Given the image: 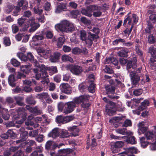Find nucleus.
<instances>
[{"instance_id":"nucleus-19","label":"nucleus","mask_w":156,"mask_h":156,"mask_svg":"<svg viewBox=\"0 0 156 156\" xmlns=\"http://www.w3.org/2000/svg\"><path fill=\"white\" fill-rule=\"evenodd\" d=\"M37 51L39 55H44V58L46 59L47 57H46V55L47 56H49V51L48 50H45L44 49L42 48L39 47L37 49Z\"/></svg>"},{"instance_id":"nucleus-52","label":"nucleus","mask_w":156,"mask_h":156,"mask_svg":"<svg viewBox=\"0 0 156 156\" xmlns=\"http://www.w3.org/2000/svg\"><path fill=\"white\" fill-rule=\"evenodd\" d=\"M126 151H127L128 153L129 152L132 153H136L138 151L137 148L134 147H129Z\"/></svg>"},{"instance_id":"nucleus-31","label":"nucleus","mask_w":156,"mask_h":156,"mask_svg":"<svg viewBox=\"0 0 156 156\" xmlns=\"http://www.w3.org/2000/svg\"><path fill=\"white\" fill-rule=\"evenodd\" d=\"M31 69V67L29 65H22L20 67V70L24 73H28Z\"/></svg>"},{"instance_id":"nucleus-59","label":"nucleus","mask_w":156,"mask_h":156,"mask_svg":"<svg viewBox=\"0 0 156 156\" xmlns=\"http://www.w3.org/2000/svg\"><path fill=\"white\" fill-rule=\"evenodd\" d=\"M44 8L46 11H50L51 9L50 3L48 2L45 3L44 5Z\"/></svg>"},{"instance_id":"nucleus-55","label":"nucleus","mask_w":156,"mask_h":156,"mask_svg":"<svg viewBox=\"0 0 156 156\" xmlns=\"http://www.w3.org/2000/svg\"><path fill=\"white\" fill-rule=\"evenodd\" d=\"M45 35L47 38L51 39L53 36V31L51 30H48L46 32Z\"/></svg>"},{"instance_id":"nucleus-34","label":"nucleus","mask_w":156,"mask_h":156,"mask_svg":"<svg viewBox=\"0 0 156 156\" xmlns=\"http://www.w3.org/2000/svg\"><path fill=\"white\" fill-rule=\"evenodd\" d=\"M128 52V51L126 49H122L119 51L118 54L119 56L120 57H127V53Z\"/></svg>"},{"instance_id":"nucleus-64","label":"nucleus","mask_w":156,"mask_h":156,"mask_svg":"<svg viewBox=\"0 0 156 156\" xmlns=\"http://www.w3.org/2000/svg\"><path fill=\"white\" fill-rule=\"evenodd\" d=\"M143 93V90L140 89H137L133 92V94L135 96H138L141 94Z\"/></svg>"},{"instance_id":"nucleus-37","label":"nucleus","mask_w":156,"mask_h":156,"mask_svg":"<svg viewBox=\"0 0 156 156\" xmlns=\"http://www.w3.org/2000/svg\"><path fill=\"white\" fill-rule=\"evenodd\" d=\"M103 100L108 104L106 105V110L107 107H108L109 108H112V107L115 105L114 103L110 101L106 97H104L103 98Z\"/></svg>"},{"instance_id":"nucleus-6","label":"nucleus","mask_w":156,"mask_h":156,"mask_svg":"<svg viewBox=\"0 0 156 156\" xmlns=\"http://www.w3.org/2000/svg\"><path fill=\"white\" fill-rule=\"evenodd\" d=\"M35 20V18L34 17H30L28 22V23L25 24L26 27L21 29L22 30L24 31L27 30L30 25L31 27L29 31L31 32L35 31L40 27V24L36 23L34 21Z\"/></svg>"},{"instance_id":"nucleus-27","label":"nucleus","mask_w":156,"mask_h":156,"mask_svg":"<svg viewBox=\"0 0 156 156\" xmlns=\"http://www.w3.org/2000/svg\"><path fill=\"white\" fill-rule=\"evenodd\" d=\"M16 79L15 77L14 76L11 75L9 76L8 78V81L9 85L13 87L15 86L16 84Z\"/></svg>"},{"instance_id":"nucleus-11","label":"nucleus","mask_w":156,"mask_h":156,"mask_svg":"<svg viewBox=\"0 0 156 156\" xmlns=\"http://www.w3.org/2000/svg\"><path fill=\"white\" fill-rule=\"evenodd\" d=\"M66 22L67 20H64L61 21L60 23L56 24L55 26V29L57 31L66 32Z\"/></svg>"},{"instance_id":"nucleus-33","label":"nucleus","mask_w":156,"mask_h":156,"mask_svg":"<svg viewBox=\"0 0 156 156\" xmlns=\"http://www.w3.org/2000/svg\"><path fill=\"white\" fill-rule=\"evenodd\" d=\"M80 37L81 40L83 41H85L87 44V34L85 30H81L79 31Z\"/></svg>"},{"instance_id":"nucleus-8","label":"nucleus","mask_w":156,"mask_h":156,"mask_svg":"<svg viewBox=\"0 0 156 156\" xmlns=\"http://www.w3.org/2000/svg\"><path fill=\"white\" fill-rule=\"evenodd\" d=\"M87 9H82L81 13L88 17H91L92 16V12L101 9V7L95 5H91L87 8Z\"/></svg>"},{"instance_id":"nucleus-3","label":"nucleus","mask_w":156,"mask_h":156,"mask_svg":"<svg viewBox=\"0 0 156 156\" xmlns=\"http://www.w3.org/2000/svg\"><path fill=\"white\" fill-rule=\"evenodd\" d=\"M34 71L36 74V78L37 80H39L40 78H42L44 80L41 81L42 83L44 84H47L49 82V80L47 77L48 75L46 72L45 66L41 65V66L38 67V68H34Z\"/></svg>"},{"instance_id":"nucleus-23","label":"nucleus","mask_w":156,"mask_h":156,"mask_svg":"<svg viewBox=\"0 0 156 156\" xmlns=\"http://www.w3.org/2000/svg\"><path fill=\"white\" fill-rule=\"evenodd\" d=\"M115 132L116 133L121 134L123 135H132L133 133L129 131H128L127 130L124 128H119L115 130Z\"/></svg>"},{"instance_id":"nucleus-14","label":"nucleus","mask_w":156,"mask_h":156,"mask_svg":"<svg viewBox=\"0 0 156 156\" xmlns=\"http://www.w3.org/2000/svg\"><path fill=\"white\" fill-rule=\"evenodd\" d=\"M149 101L147 100H145L141 103V105L137 109L133 110V112L134 114L139 115L140 114V112L145 108L148 105Z\"/></svg>"},{"instance_id":"nucleus-21","label":"nucleus","mask_w":156,"mask_h":156,"mask_svg":"<svg viewBox=\"0 0 156 156\" xmlns=\"http://www.w3.org/2000/svg\"><path fill=\"white\" fill-rule=\"evenodd\" d=\"M26 108L27 109L29 110L30 112L33 113L35 115L40 114L42 113L41 111L36 106L32 108L27 105L26 106Z\"/></svg>"},{"instance_id":"nucleus-5","label":"nucleus","mask_w":156,"mask_h":156,"mask_svg":"<svg viewBox=\"0 0 156 156\" xmlns=\"http://www.w3.org/2000/svg\"><path fill=\"white\" fill-rule=\"evenodd\" d=\"M20 146H13L10 147L5 151L4 154L6 156H22L23 153L19 149Z\"/></svg>"},{"instance_id":"nucleus-56","label":"nucleus","mask_w":156,"mask_h":156,"mask_svg":"<svg viewBox=\"0 0 156 156\" xmlns=\"http://www.w3.org/2000/svg\"><path fill=\"white\" fill-rule=\"evenodd\" d=\"M11 62L12 64L14 66L18 67L20 65V63L16 59L13 58L11 60Z\"/></svg>"},{"instance_id":"nucleus-44","label":"nucleus","mask_w":156,"mask_h":156,"mask_svg":"<svg viewBox=\"0 0 156 156\" xmlns=\"http://www.w3.org/2000/svg\"><path fill=\"white\" fill-rule=\"evenodd\" d=\"M14 98L18 105L23 106V103L22 101L23 99V98L22 97L17 96L15 97Z\"/></svg>"},{"instance_id":"nucleus-58","label":"nucleus","mask_w":156,"mask_h":156,"mask_svg":"<svg viewBox=\"0 0 156 156\" xmlns=\"http://www.w3.org/2000/svg\"><path fill=\"white\" fill-rule=\"evenodd\" d=\"M12 29L13 33L14 34L16 33L19 30L18 27L16 24H13L12 26Z\"/></svg>"},{"instance_id":"nucleus-38","label":"nucleus","mask_w":156,"mask_h":156,"mask_svg":"<svg viewBox=\"0 0 156 156\" xmlns=\"http://www.w3.org/2000/svg\"><path fill=\"white\" fill-rule=\"evenodd\" d=\"M49 96L48 93L43 92L40 94H37L36 97L41 100H43L44 99H45Z\"/></svg>"},{"instance_id":"nucleus-17","label":"nucleus","mask_w":156,"mask_h":156,"mask_svg":"<svg viewBox=\"0 0 156 156\" xmlns=\"http://www.w3.org/2000/svg\"><path fill=\"white\" fill-rule=\"evenodd\" d=\"M18 6L24 10L27 9L28 5V3L27 0H18L17 2Z\"/></svg>"},{"instance_id":"nucleus-24","label":"nucleus","mask_w":156,"mask_h":156,"mask_svg":"<svg viewBox=\"0 0 156 156\" xmlns=\"http://www.w3.org/2000/svg\"><path fill=\"white\" fill-rule=\"evenodd\" d=\"M57 146V145L51 140L48 141L46 144L45 147L47 150H53Z\"/></svg>"},{"instance_id":"nucleus-25","label":"nucleus","mask_w":156,"mask_h":156,"mask_svg":"<svg viewBox=\"0 0 156 156\" xmlns=\"http://www.w3.org/2000/svg\"><path fill=\"white\" fill-rule=\"evenodd\" d=\"M66 24L67 25L66 27V33L72 32L74 30L75 27L73 23L67 20Z\"/></svg>"},{"instance_id":"nucleus-15","label":"nucleus","mask_w":156,"mask_h":156,"mask_svg":"<svg viewBox=\"0 0 156 156\" xmlns=\"http://www.w3.org/2000/svg\"><path fill=\"white\" fill-rule=\"evenodd\" d=\"M60 88L62 92L66 94H69L72 92L71 88L67 83H62L60 86Z\"/></svg>"},{"instance_id":"nucleus-51","label":"nucleus","mask_w":156,"mask_h":156,"mask_svg":"<svg viewBox=\"0 0 156 156\" xmlns=\"http://www.w3.org/2000/svg\"><path fill=\"white\" fill-rule=\"evenodd\" d=\"M27 102L30 104L34 105L35 103V101L34 100L33 97L31 96L28 97L26 99Z\"/></svg>"},{"instance_id":"nucleus-22","label":"nucleus","mask_w":156,"mask_h":156,"mask_svg":"<svg viewBox=\"0 0 156 156\" xmlns=\"http://www.w3.org/2000/svg\"><path fill=\"white\" fill-rule=\"evenodd\" d=\"M0 111L2 114V117L5 120H8L10 117L9 115L8 114V110L7 109L2 108L0 105Z\"/></svg>"},{"instance_id":"nucleus-61","label":"nucleus","mask_w":156,"mask_h":156,"mask_svg":"<svg viewBox=\"0 0 156 156\" xmlns=\"http://www.w3.org/2000/svg\"><path fill=\"white\" fill-rule=\"evenodd\" d=\"M81 21L83 23L85 24L88 25L90 24V20H88L85 17H82L80 19Z\"/></svg>"},{"instance_id":"nucleus-47","label":"nucleus","mask_w":156,"mask_h":156,"mask_svg":"<svg viewBox=\"0 0 156 156\" xmlns=\"http://www.w3.org/2000/svg\"><path fill=\"white\" fill-rule=\"evenodd\" d=\"M25 19H24L23 17H21L18 19L17 20V23L20 26H21L23 23H24L25 26L23 28H25L26 27L25 24L26 23H28V21H27V22H25Z\"/></svg>"},{"instance_id":"nucleus-30","label":"nucleus","mask_w":156,"mask_h":156,"mask_svg":"<svg viewBox=\"0 0 156 156\" xmlns=\"http://www.w3.org/2000/svg\"><path fill=\"white\" fill-rule=\"evenodd\" d=\"M46 71L47 70L49 71V74L52 75L54 74L57 72V68L55 66H47L46 68Z\"/></svg>"},{"instance_id":"nucleus-18","label":"nucleus","mask_w":156,"mask_h":156,"mask_svg":"<svg viewBox=\"0 0 156 156\" xmlns=\"http://www.w3.org/2000/svg\"><path fill=\"white\" fill-rule=\"evenodd\" d=\"M27 58L29 60L33 63L34 66L37 67L36 68H38V67L41 66L39 65L38 62L36 59H34V57L32 54L30 52H28L27 53Z\"/></svg>"},{"instance_id":"nucleus-43","label":"nucleus","mask_w":156,"mask_h":156,"mask_svg":"<svg viewBox=\"0 0 156 156\" xmlns=\"http://www.w3.org/2000/svg\"><path fill=\"white\" fill-rule=\"evenodd\" d=\"M88 40L89 41V44L91 45L92 44V41L94 40L95 38L96 35L94 34H91L90 32L88 33Z\"/></svg>"},{"instance_id":"nucleus-39","label":"nucleus","mask_w":156,"mask_h":156,"mask_svg":"<svg viewBox=\"0 0 156 156\" xmlns=\"http://www.w3.org/2000/svg\"><path fill=\"white\" fill-rule=\"evenodd\" d=\"M148 13L151 14L149 16L150 20L153 21V22L154 23L156 22V15L155 12H152V11L149 10Z\"/></svg>"},{"instance_id":"nucleus-28","label":"nucleus","mask_w":156,"mask_h":156,"mask_svg":"<svg viewBox=\"0 0 156 156\" xmlns=\"http://www.w3.org/2000/svg\"><path fill=\"white\" fill-rule=\"evenodd\" d=\"M59 132L58 129L55 128L53 129L52 131L48 134V136L49 137H51L55 139L58 136Z\"/></svg>"},{"instance_id":"nucleus-12","label":"nucleus","mask_w":156,"mask_h":156,"mask_svg":"<svg viewBox=\"0 0 156 156\" xmlns=\"http://www.w3.org/2000/svg\"><path fill=\"white\" fill-rule=\"evenodd\" d=\"M67 8V4L63 2L58 3L55 8V12L56 14L61 13L66 10Z\"/></svg>"},{"instance_id":"nucleus-49","label":"nucleus","mask_w":156,"mask_h":156,"mask_svg":"<svg viewBox=\"0 0 156 156\" xmlns=\"http://www.w3.org/2000/svg\"><path fill=\"white\" fill-rule=\"evenodd\" d=\"M82 52V50L77 47L74 48L72 50V53L75 55H79Z\"/></svg>"},{"instance_id":"nucleus-45","label":"nucleus","mask_w":156,"mask_h":156,"mask_svg":"<svg viewBox=\"0 0 156 156\" xmlns=\"http://www.w3.org/2000/svg\"><path fill=\"white\" fill-rule=\"evenodd\" d=\"M126 141L128 143L131 144H135L136 143V141L135 137L133 136L130 137L126 140Z\"/></svg>"},{"instance_id":"nucleus-54","label":"nucleus","mask_w":156,"mask_h":156,"mask_svg":"<svg viewBox=\"0 0 156 156\" xmlns=\"http://www.w3.org/2000/svg\"><path fill=\"white\" fill-rule=\"evenodd\" d=\"M95 86L93 83H91L88 87V90L89 92L92 93H94L95 91Z\"/></svg>"},{"instance_id":"nucleus-46","label":"nucleus","mask_w":156,"mask_h":156,"mask_svg":"<svg viewBox=\"0 0 156 156\" xmlns=\"http://www.w3.org/2000/svg\"><path fill=\"white\" fill-rule=\"evenodd\" d=\"M12 115H13V117L15 119H13L12 121L9 122V123L7 124V126H15L16 122H17V121H16V119L17 118H17H18V116H16V115H14L13 114Z\"/></svg>"},{"instance_id":"nucleus-7","label":"nucleus","mask_w":156,"mask_h":156,"mask_svg":"<svg viewBox=\"0 0 156 156\" xmlns=\"http://www.w3.org/2000/svg\"><path fill=\"white\" fill-rule=\"evenodd\" d=\"M124 108L122 103L118 101L116 104L115 103V105L112 107V108H109L108 107H107L106 112L109 115H114L116 111H123Z\"/></svg>"},{"instance_id":"nucleus-53","label":"nucleus","mask_w":156,"mask_h":156,"mask_svg":"<svg viewBox=\"0 0 156 156\" xmlns=\"http://www.w3.org/2000/svg\"><path fill=\"white\" fill-rule=\"evenodd\" d=\"M56 121L58 123H62L64 124V117L61 115L57 116L56 118Z\"/></svg>"},{"instance_id":"nucleus-9","label":"nucleus","mask_w":156,"mask_h":156,"mask_svg":"<svg viewBox=\"0 0 156 156\" xmlns=\"http://www.w3.org/2000/svg\"><path fill=\"white\" fill-rule=\"evenodd\" d=\"M148 51L152 55L150 63V66L152 69H156V49L153 47H151L149 49Z\"/></svg>"},{"instance_id":"nucleus-1","label":"nucleus","mask_w":156,"mask_h":156,"mask_svg":"<svg viewBox=\"0 0 156 156\" xmlns=\"http://www.w3.org/2000/svg\"><path fill=\"white\" fill-rule=\"evenodd\" d=\"M91 96L87 95H82L74 98L71 101L67 102L64 113L66 114L69 113L73 112L76 107V105L80 104L81 107L84 110L88 108L90 105L89 101Z\"/></svg>"},{"instance_id":"nucleus-50","label":"nucleus","mask_w":156,"mask_h":156,"mask_svg":"<svg viewBox=\"0 0 156 156\" xmlns=\"http://www.w3.org/2000/svg\"><path fill=\"white\" fill-rule=\"evenodd\" d=\"M122 119V118L121 117H115L109 121V122L113 123L118 122L119 121Z\"/></svg>"},{"instance_id":"nucleus-57","label":"nucleus","mask_w":156,"mask_h":156,"mask_svg":"<svg viewBox=\"0 0 156 156\" xmlns=\"http://www.w3.org/2000/svg\"><path fill=\"white\" fill-rule=\"evenodd\" d=\"M101 9L95 11L93 12V15L94 17H100L102 14V12L101 11Z\"/></svg>"},{"instance_id":"nucleus-36","label":"nucleus","mask_w":156,"mask_h":156,"mask_svg":"<svg viewBox=\"0 0 156 156\" xmlns=\"http://www.w3.org/2000/svg\"><path fill=\"white\" fill-rule=\"evenodd\" d=\"M65 39L63 36H61L58 38L57 46L58 48H60L63 44L64 42L65 41Z\"/></svg>"},{"instance_id":"nucleus-4","label":"nucleus","mask_w":156,"mask_h":156,"mask_svg":"<svg viewBox=\"0 0 156 156\" xmlns=\"http://www.w3.org/2000/svg\"><path fill=\"white\" fill-rule=\"evenodd\" d=\"M46 0H34V3L30 2V8L33 9L34 12L39 15L43 12V5Z\"/></svg>"},{"instance_id":"nucleus-29","label":"nucleus","mask_w":156,"mask_h":156,"mask_svg":"<svg viewBox=\"0 0 156 156\" xmlns=\"http://www.w3.org/2000/svg\"><path fill=\"white\" fill-rule=\"evenodd\" d=\"M60 56V53L55 52L53 55L50 57L49 60L51 62H55L58 61Z\"/></svg>"},{"instance_id":"nucleus-2","label":"nucleus","mask_w":156,"mask_h":156,"mask_svg":"<svg viewBox=\"0 0 156 156\" xmlns=\"http://www.w3.org/2000/svg\"><path fill=\"white\" fill-rule=\"evenodd\" d=\"M136 58L133 57L132 61H129L128 62L126 67L127 70L130 72V76L132 82L134 84L137 83L140 80L138 73L141 69L140 68H139L135 71V69L136 67Z\"/></svg>"},{"instance_id":"nucleus-62","label":"nucleus","mask_w":156,"mask_h":156,"mask_svg":"<svg viewBox=\"0 0 156 156\" xmlns=\"http://www.w3.org/2000/svg\"><path fill=\"white\" fill-rule=\"evenodd\" d=\"M7 132L8 134V137H10L13 138L16 137L15 133H14L12 130H9Z\"/></svg>"},{"instance_id":"nucleus-41","label":"nucleus","mask_w":156,"mask_h":156,"mask_svg":"<svg viewBox=\"0 0 156 156\" xmlns=\"http://www.w3.org/2000/svg\"><path fill=\"white\" fill-rule=\"evenodd\" d=\"M21 10V8H20L17 5L16 6H15L14 9L12 13V15L15 16H18L20 14Z\"/></svg>"},{"instance_id":"nucleus-42","label":"nucleus","mask_w":156,"mask_h":156,"mask_svg":"<svg viewBox=\"0 0 156 156\" xmlns=\"http://www.w3.org/2000/svg\"><path fill=\"white\" fill-rule=\"evenodd\" d=\"M105 89L108 93L113 94L115 91V88L111 86H107L105 87Z\"/></svg>"},{"instance_id":"nucleus-60","label":"nucleus","mask_w":156,"mask_h":156,"mask_svg":"<svg viewBox=\"0 0 156 156\" xmlns=\"http://www.w3.org/2000/svg\"><path fill=\"white\" fill-rule=\"evenodd\" d=\"M44 38L43 36L42 35H35L34 36L32 39L33 41H36L37 40H41L43 39Z\"/></svg>"},{"instance_id":"nucleus-16","label":"nucleus","mask_w":156,"mask_h":156,"mask_svg":"<svg viewBox=\"0 0 156 156\" xmlns=\"http://www.w3.org/2000/svg\"><path fill=\"white\" fill-rule=\"evenodd\" d=\"M146 123L141 122L138 124V133L139 135L144 133L147 130V127L146 126Z\"/></svg>"},{"instance_id":"nucleus-20","label":"nucleus","mask_w":156,"mask_h":156,"mask_svg":"<svg viewBox=\"0 0 156 156\" xmlns=\"http://www.w3.org/2000/svg\"><path fill=\"white\" fill-rule=\"evenodd\" d=\"M145 136L147 140H151L153 141L155 140V141H156V131L154 132V133L153 131H147L146 132Z\"/></svg>"},{"instance_id":"nucleus-13","label":"nucleus","mask_w":156,"mask_h":156,"mask_svg":"<svg viewBox=\"0 0 156 156\" xmlns=\"http://www.w3.org/2000/svg\"><path fill=\"white\" fill-rule=\"evenodd\" d=\"M67 67L69 68L70 71L75 75H78L83 71L81 67L78 66L69 65L67 66Z\"/></svg>"},{"instance_id":"nucleus-48","label":"nucleus","mask_w":156,"mask_h":156,"mask_svg":"<svg viewBox=\"0 0 156 156\" xmlns=\"http://www.w3.org/2000/svg\"><path fill=\"white\" fill-rule=\"evenodd\" d=\"M74 117L72 115L67 116L64 117V123L68 122L73 119Z\"/></svg>"},{"instance_id":"nucleus-26","label":"nucleus","mask_w":156,"mask_h":156,"mask_svg":"<svg viewBox=\"0 0 156 156\" xmlns=\"http://www.w3.org/2000/svg\"><path fill=\"white\" fill-rule=\"evenodd\" d=\"M14 8L15 5L13 4L8 2L5 9V12L6 13L9 14L12 12Z\"/></svg>"},{"instance_id":"nucleus-32","label":"nucleus","mask_w":156,"mask_h":156,"mask_svg":"<svg viewBox=\"0 0 156 156\" xmlns=\"http://www.w3.org/2000/svg\"><path fill=\"white\" fill-rule=\"evenodd\" d=\"M140 140L141 147L143 148H146L149 144L147 140L144 137L140 138Z\"/></svg>"},{"instance_id":"nucleus-63","label":"nucleus","mask_w":156,"mask_h":156,"mask_svg":"<svg viewBox=\"0 0 156 156\" xmlns=\"http://www.w3.org/2000/svg\"><path fill=\"white\" fill-rule=\"evenodd\" d=\"M4 44L5 46H9L10 45L11 42L9 38L8 37L4 38Z\"/></svg>"},{"instance_id":"nucleus-10","label":"nucleus","mask_w":156,"mask_h":156,"mask_svg":"<svg viewBox=\"0 0 156 156\" xmlns=\"http://www.w3.org/2000/svg\"><path fill=\"white\" fill-rule=\"evenodd\" d=\"M72 151V150L69 148L61 149L58 151V155H57L53 152L50 153L51 156H69V154Z\"/></svg>"},{"instance_id":"nucleus-40","label":"nucleus","mask_w":156,"mask_h":156,"mask_svg":"<svg viewBox=\"0 0 156 156\" xmlns=\"http://www.w3.org/2000/svg\"><path fill=\"white\" fill-rule=\"evenodd\" d=\"M70 136L67 131L65 130H62L60 133L59 136L61 138H66Z\"/></svg>"},{"instance_id":"nucleus-35","label":"nucleus","mask_w":156,"mask_h":156,"mask_svg":"<svg viewBox=\"0 0 156 156\" xmlns=\"http://www.w3.org/2000/svg\"><path fill=\"white\" fill-rule=\"evenodd\" d=\"M61 59L63 62L69 61L71 63L73 62V58L68 55H62L61 57Z\"/></svg>"}]
</instances>
